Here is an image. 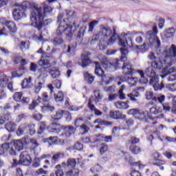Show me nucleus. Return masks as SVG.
I'll use <instances>...</instances> for the list:
<instances>
[{
  "label": "nucleus",
  "instance_id": "2eb2a0df",
  "mask_svg": "<svg viewBox=\"0 0 176 176\" xmlns=\"http://www.w3.org/2000/svg\"><path fill=\"white\" fill-rule=\"evenodd\" d=\"M149 85H152L155 91L162 90L164 88V84L163 83V82H162L161 84L159 83V77L150 79Z\"/></svg>",
  "mask_w": 176,
  "mask_h": 176
},
{
  "label": "nucleus",
  "instance_id": "7c9ffc66",
  "mask_svg": "<svg viewBox=\"0 0 176 176\" xmlns=\"http://www.w3.org/2000/svg\"><path fill=\"white\" fill-rule=\"evenodd\" d=\"M50 72V69L47 67H43L39 69L40 78H47V74Z\"/></svg>",
  "mask_w": 176,
  "mask_h": 176
},
{
  "label": "nucleus",
  "instance_id": "3c124183",
  "mask_svg": "<svg viewBox=\"0 0 176 176\" xmlns=\"http://www.w3.org/2000/svg\"><path fill=\"white\" fill-rule=\"evenodd\" d=\"M126 82L131 87L135 86L137 85V78L127 77Z\"/></svg>",
  "mask_w": 176,
  "mask_h": 176
},
{
  "label": "nucleus",
  "instance_id": "603ef678",
  "mask_svg": "<svg viewBox=\"0 0 176 176\" xmlns=\"http://www.w3.org/2000/svg\"><path fill=\"white\" fill-rule=\"evenodd\" d=\"M98 102V100H97V98H95V96H91L88 102V107L91 108V106H94L93 104H97Z\"/></svg>",
  "mask_w": 176,
  "mask_h": 176
},
{
  "label": "nucleus",
  "instance_id": "052dcab7",
  "mask_svg": "<svg viewBox=\"0 0 176 176\" xmlns=\"http://www.w3.org/2000/svg\"><path fill=\"white\" fill-rule=\"evenodd\" d=\"M84 78H85V79H87L88 82L90 84L94 82V76H91V74L87 72L84 74Z\"/></svg>",
  "mask_w": 176,
  "mask_h": 176
},
{
  "label": "nucleus",
  "instance_id": "7ed1b4c3",
  "mask_svg": "<svg viewBox=\"0 0 176 176\" xmlns=\"http://www.w3.org/2000/svg\"><path fill=\"white\" fill-rule=\"evenodd\" d=\"M43 20H45V15L42 8L34 7L30 14L32 25L41 31L43 27Z\"/></svg>",
  "mask_w": 176,
  "mask_h": 176
},
{
  "label": "nucleus",
  "instance_id": "5701e85b",
  "mask_svg": "<svg viewBox=\"0 0 176 176\" xmlns=\"http://www.w3.org/2000/svg\"><path fill=\"white\" fill-rule=\"evenodd\" d=\"M130 101L126 100V102H123V101H118L115 102V107H116V108H118V109H127L129 108V104Z\"/></svg>",
  "mask_w": 176,
  "mask_h": 176
},
{
  "label": "nucleus",
  "instance_id": "58836bf2",
  "mask_svg": "<svg viewBox=\"0 0 176 176\" xmlns=\"http://www.w3.org/2000/svg\"><path fill=\"white\" fill-rule=\"evenodd\" d=\"M8 146V152L10 153V155L11 156H15L16 155V152L17 151V150L16 148H14V147L13 146V144H12V143H7Z\"/></svg>",
  "mask_w": 176,
  "mask_h": 176
},
{
  "label": "nucleus",
  "instance_id": "0e129e2a",
  "mask_svg": "<svg viewBox=\"0 0 176 176\" xmlns=\"http://www.w3.org/2000/svg\"><path fill=\"white\" fill-rule=\"evenodd\" d=\"M84 32H85V30H83V29H80V31L78 32V33L76 37V39L77 41H78V42H80V41H82V39H83Z\"/></svg>",
  "mask_w": 176,
  "mask_h": 176
},
{
  "label": "nucleus",
  "instance_id": "f704fd0d",
  "mask_svg": "<svg viewBox=\"0 0 176 176\" xmlns=\"http://www.w3.org/2000/svg\"><path fill=\"white\" fill-rule=\"evenodd\" d=\"M54 99L56 102H63L64 101V94L63 91H59L58 94H54Z\"/></svg>",
  "mask_w": 176,
  "mask_h": 176
},
{
  "label": "nucleus",
  "instance_id": "a211bd4d",
  "mask_svg": "<svg viewBox=\"0 0 176 176\" xmlns=\"http://www.w3.org/2000/svg\"><path fill=\"white\" fill-rule=\"evenodd\" d=\"M166 65V63H164V60H162V59H158L155 60H153L151 62V67L154 68L155 69L160 70L163 67Z\"/></svg>",
  "mask_w": 176,
  "mask_h": 176
},
{
  "label": "nucleus",
  "instance_id": "de8ad7c7",
  "mask_svg": "<svg viewBox=\"0 0 176 176\" xmlns=\"http://www.w3.org/2000/svg\"><path fill=\"white\" fill-rule=\"evenodd\" d=\"M164 100H166V96L164 95L153 98V101L154 102H160V104H162V102H164Z\"/></svg>",
  "mask_w": 176,
  "mask_h": 176
},
{
  "label": "nucleus",
  "instance_id": "6ab92c4d",
  "mask_svg": "<svg viewBox=\"0 0 176 176\" xmlns=\"http://www.w3.org/2000/svg\"><path fill=\"white\" fill-rule=\"evenodd\" d=\"M5 25H6L7 28H8L9 31L12 34L17 32V26L16 25V23L13 21H6Z\"/></svg>",
  "mask_w": 176,
  "mask_h": 176
},
{
  "label": "nucleus",
  "instance_id": "09e8293b",
  "mask_svg": "<svg viewBox=\"0 0 176 176\" xmlns=\"http://www.w3.org/2000/svg\"><path fill=\"white\" fill-rule=\"evenodd\" d=\"M67 176H78L79 175V170L78 169H72L66 173Z\"/></svg>",
  "mask_w": 176,
  "mask_h": 176
},
{
  "label": "nucleus",
  "instance_id": "9d476101",
  "mask_svg": "<svg viewBox=\"0 0 176 176\" xmlns=\"http://www.w3.org/2000/svg\"><path fill=\"white\" fill-rule=\"evenodd\" d=\"M113 29L116 31L115 28H113V31L111 27L107 25H100V31L98 32L100 36H104V38H110L113 35Z\"/></svg>",
  "mask_w": 176,
  "mask_h": 176
},
{
  "label": "nucleus",
  "instance_id": "5fc2aeb1",
  "mask_svg": "<svg viewBox=\"0 0 176 176\" xmlns=\"http://www.w3.org/2000/svg\"><path fill=\"white\" fill-rule=\"evenodd\" d=\"M22 98H23L22 92H16L13 95V98H14V101H16L17 102H19V101H21Z\"/></svg>",
  "mask_w": 176,
  "mask_h": 176
},
{
  "label": "nucleus",
  "instance_id": "e433bc0d",
  "mask_svg": "<svg viewBox=\"0 0 176 176\" xmlns=\"http://www.w3.org/2000/svg\"><path fill=\"white\" fill-rule=\"evenodd\" d=\"M110 118L113 119H120L122 118V113L119 111H110Z\"/></svg>",
  "mask_w": 176,
  "mask_h": 176
},
{
  "label": "nucleus",
  "instance_id": "423d86ee",
  "mask_svg": "<svg viewBox=\"0 0 176 176\" xmlns=\"http://www.w3.org/2000/svg\"><path fill=\"white\" fill-rule=\"evenodd\" d=\"M138 74L140 75V79L139 80L140 83L142 85H146L148 83V78L146 76H148L150 79H155L156 78H159V76L156 74V72L152 67H149L146 68L145 72L142 70H138Z\"/></svg>",
  "mask_w": 176,
  "mask_h": 176
},
{
  "label": "nucleus",
  "instance_id": "37998d69",
  "mask_svg": "<svg viewBox=\"0 0 176 176\" xmlns=\"http://www.w3.org/2000/svg\"><path fill=\"white\" fill-rule=\"evenodd\" d=\"M124 89H126V86L124 85H122L121 86V88L118 91L120 100H124V98H126V94L123 93Z\"/></svg>",
  "mask_w": 176,
  "mask_h": 176
},
{
  "label": "nucleus",
  "instance_id": "b1692460",
  "mask_svg": "<svg viewBox=\"0 0 176 176\" xmlns=\"http://www.w3.org/2000/svg\"><path fill=\"white\" fill-rule=\"evenodd\" d=\"M9 78H8L3 72H0V87H6Z\"/></svg>",
  "mask_w": 176,
  "mask_h": 176
},
{
  "label": "nucleus",
  "instance_id": "a18cd8bd",
  "mask_svg": "<svg viewBox=\"0 0 176 176\" xmlns=\"http://www.w3.org/2000/svg\"><path fill=\"white\" fill-rule=\"evenodd\" d=\"M39 128L37 131L38 134H42L43 131H45V129H46V122H39Z\"/></svg>",
  "mask_w": 176,
  "mask_h": 176
},
{
  "label": "nucleus",
  "instance_id": "412c9836",
  "mask_svg": "<svg viewBox=\"0 0 176 176\" xmlns=\"http://www.w3.org/2000/svg\"><path fill=\"white\" fill-rule=\"evenodd\" d=\"M151 118L149 116V113L146 111H139L138 115L136 116V119H139V120H146Z\"/></svg>",
  "mask_w": 176,
  "mask_h": 176
},
{
  "label": "nucleus",
  "instance_id": "393cba45",
  "mask_svg": "<svg viewBox=\"0 0 176 176\" xmlns=\"http://www.w3.org/2000/svg\"><path fill=\"white\" fill-rule=\"evenodd\" d=\"M22 141H23V144H25V145H27V144H28V142L30 141V143L32 144L33 148H38V146H39V143L38 142V141H36V140L35 139H29L28 138V136H25L23 139Z\"/></svg>",
  "mask_w": 176,
  "mask_h": 176
},
{
  "label": "nucleus",
  "instance_id": "f03ea898",
  "mask_svg": "<svg viewBox=\"0 0 176 176\" xmlns=\"http://www.w3.org/2000/svg\"><path fill=\"white\" fill-rule=\"evenodd\" d=\"M57 23L59 24L56 30L58 36H61L63 34H65L67 38H71L74 35V32L76 31V23L74 22L72 25H70L69 20L68 19H63L62 14H58Z\"/></svg>",
  "mask_w": 176,
  "mask_h": 176
},
{
  "label": "nucleus",
  "instance_id": "864d4df0",
  "mask_svg": "<svg viewBox=\"0 0 176 176\" xmlns=\"http://www.w3.org/2000/svg\"><path fill=\"white\" fill-rule=\"evenodd\" d=\"M100 36H101L100 35L99 33L94 34L90 41V45H96L98 39H100Z\"/></svg>",
  "mask_w": 176,
  "mask_h": 176
},
{
  "label": "nucleus",
  "instance_id": "c756f323",
  "mask_svg": "<svg viewBox=\"0 0 176 176\" xmlns=\"http://www.w3.org/2000/svg\"><path fill=\"white\" fill-rule=\"evenodd\" d=\"M41 111L44 113H45V112H53L54 111V107L51 106L49 103L44 104L43 106L41 107Z\"/></svg>",
  "mask_w": 176,
  "mask_h": 176
},
{
  "label": "nucleus",
  "instance_id": "49530a36",
  "mask_svg": "<svg viewBox=\"0 0 176 176\" xmlns=\"http://www.w3.org/2000/svg\"><path fill=\"white\" fill-rule=\"evenodd\" d=\"M94 94L96 100L100 102L101 100H102V94L100 91V90L96 89L94 91Z\"/></svg>",
  "mask_w": 176,
  "mask_h": 176
},
{
  "label": "nucleus",
  "instance_id": "f8f14e48",
  "mask_svg": "<svg viewBox=\"0 0 176 176\" xmlns=\"http://www.w3.org/2000/svg\"><path fill=\"white\" fill-rule=\"evenodd\" d=\"M90 56H91V52H84L81 55V67L82 68H86L91 64V59H90Z\"/></svg>",
  "mask_w": 176,
  "mask_h": 176
},
{
  "label": "nucleus",
  "instance_id": "774afa93",
  "mask_svg": "<svg viewBox=\"0 0 176 176\" xmlns=\"http://www.w3.org/2000/svg\"><path fill=\"white\" fill-rule=\"evenodd\" d=\"M166 87H168L170 91H176V83L168 84Z\"/></svg>",
  "mask_w": 176,
  "mask_h": 176
},
{
  "label": "nucleus",
  "instance_id": "bf43d9fd",
  "mask_svg": "<svg viewBox=\"0 0 176 176\" xmlns=\"http://www.w3.org/2000/svg\"><path fill=\"white\" fill-rule=\"evenodd\" d=\"M63 115H64V111L59 110L56 111V115L54 116V120H60L61 118H63Z\"/></svg>",
  "mask_w": 176,
  "mask_h": 176
},
{
  "label": "nucleus",
  "instance_id": "20e7f679",
  "mask_svg": "<svg viewBox=\"0 0 176 176\" xmlns=\"http://www.w3.org/2000/svg\"><path fill=\"white\" fill-rule=\"evenodd\" d=\"M31 7L28 1H24L21 6H16L12 11L13 19L15 21H19L25 17V10Z\"/></svg>",
  "mask_w": 176,
  "mask_h": 176
},
{
  "label": "nucleus",
  "instance_id": "72a5a7b5",
  "mask_svg": "<svg viewBox=\"0 0 176 176\" xmlns=\"http://www.w3.org/2000/svg\"><path fill=\"white\" fill-rule=\"evenodd\" d=\"M129 149L133 155H138L141 152V148L137 145L131 144L129 147Z\"/></svg>",
  "mask_w": 176,
  "mask_h": 176
},
{
  "label": "nucleus",
  "instance_id": "e2e57ef3",
  "mask_svg": "<svg viewBox=\"0 0 176 176\" xmlns=\"http://www.w3.org/2000/svg\"><path fill=\"white\" fill-rule=\"evenodd\" d=\"M63 42L64 40H63L61 37H56L53 41L54 46H58V45H61V43H63Z\"/></svg>",
  "mask_w": 176,
  "mask_h": 176
},
{
  "label": "nucleus",
  "instance_id": "680f3d73",
  "mask_svg": "<svg viewBox=\"0 0 176 176\" xmlns=\"http://www.w3.org/2000/svg\"><path fill=\"white\" fill-rule=\"evenodd\" d=\"M29 129V133L30 135H34L35 133H36V131H35V124H30L28 126Z\"/></svg>",
  "mask_w": 176,
  "mask_h": 176
},
{
  "label": "nucleus",
  "instance_id": "4468645a",
  "mask_svg": "<svg viewBox=\"0 0 176 176\" xmlns=\"http://www.w3.org/2000/svg\"><path fill=\"white\" fill-rule=\"evenodd\" d=\"M25 64H27V60H25V59H21V67L19 70L12 72V78H21V76L24 75V71H25L24 65H25Z\"/></svg>",
  "mask_w": 176,
  "mask_h": 176
},
{
  "label": "nucleus",
  "instance_id": "aec40b11",
  "mask_svg": "<svg viewBox=\"0 0 176 176\" xmlns=\"http://www.w3.org/2000/svg\"><path fill=\"white\" fill-rule=\"evenodd\" d=\"M50 126L51 127L49 129L50 133H56V134H58L61 131L60 124L52 122L50 124Z\"/></svg>",
  "mask_w": 176,
  "mask_h": 176
},
{
  "label": "nucleus",
  "instance_id": "f257e3e1",
  "mask_svg": "<svg viewBox=\"0 0 176 176\" xmlns=\"http://www.w3.org/2000/svg\"><path fill=\"white\" fill-rule=\"evenodd\" d=\"M164 63L165 67L162 69L163 75H160L162 79H164L167 75L176 72V68L175 67H170L173 65V63H176V47L174 45L164 52Z\"/></svg>",
  "mask_w": 176,
  "mask_h": 176
},
{
  "label": "nucleus",
  "instance_id": "2f4dec72",
  "mask_svg": "<svg viewBox=\"0 0 176 176\" xmlns=\"http://www.w3.org/2000/svg\"><path fill=\"white\" fill-rule=\"evenodd\" d=\"M89 130H90V128L85 124H82L81 126H80L79 131L81 135H84V134H87V133H89Z\"/></svg>",
  "mask_w": 176,
  "mask_h": 176
},
{
  "label": "nucleus",
  "instance_id": "39448f33",
  "mask_svg": "<svg viewBox=\"0 0 176 176\" xmlns=\"http://www.w3.org/2000/svg\"><path fill=\"white\" fill-rule=\"evenodd\" d=\"M157 26H153V30L148 31L146 34V40L148 46L157 45V47H160L162 43L159 38H157Z\"/></svg>",
  "mask_w": 176,
  "mask_h": 176
},
{
  "label": "nucleus",
  "instance_id": "13d9d810",
  "mask_svg": "<svg viewBox=\"0 0 176 176\" xmlns=\"http://www.w3.org/2000/svg\"><path fill=\"white\" fill-rule=\"evenodd\" d=\"M89 109L92 112H94V115H96V116H101V115H102V111L97 109V108H96V106H91V108H89Z\"/></svg>",
  "mask_w": 176,
  "mask_h": 176
},
{
  "label": "nucleus",
  "instance_id": "1a4fd4ad",
  "mask_svg": "<svg viewBox=\"0 0 176 176\" xmlns=\"http://www.w3.org/2000/svg\"><path fill=\"white\" fill-rule=\"evenodd\" d=\"M115 65L116 68H122L123 75H133V74H134L135 72L134 69L133 68L131 64H130V62L129 60L120 62V64L119 65L120 67H118L116 65V63H115Z\"/></svg>",
  "mask_w": 176,
  "mask_h": 176
},
{
  "label": "nucleus",
  "instance_id": "4c0bfd02",
  "mask_svg": "<svg viewBox=\"0 0 176 176\" xmlns=\"http://www.w3.org/2000/svg\"><path fill=\"white\" fill-rule=\"evenodd\" d=\"M50 74L53 79H56V78H58V76H60V70L54 68L50 70Z\"/></svg>",
  "mask_w": 176,
  "mask_h": 176
},
{
  "label": "nucleus",
  "instance_id": "ea45409f",
  "mask_svg": "<svg viewBox=\"0 0 176 176\" xmlns=\"http://www.w3.org/2000/svg\"><path fill=\"white\" fill-rule=\"evenodd\" d=\"M22 87L23 89H30L32 87V83L31 82V81H30V80H28V78H25L22 82Z\"/></svg>",
  "mask_w": 176,
  "mask_h": 176
},
{
  "label": "nucleus",
  "instance_id": "6e6d98bb",
  "mask_svg": "<svg viewBox=\"0 0 176 176\" xmlns=\"http://www.w3.org/2000/svg\"><path fill=\"white\" fill-rule=\"evenodd\" d=\"M109 149L108 144L103 143L100 145V153L103 155L105 152H107Z\"/></svg>",
  "mask_w": 176,
  "mask_h": 176
},
{
  "label": "nucleus",
  "instance_id": "79ce46f5",
  "mask_svg": "<svg viewBox=\"0 0 176 176\" xmlns=\"http://www.w3.org/2000/svg\"><path fill=\"white\" fill-rule=\"evenodd\" d=\"M9 149V146L8 143H4L0 146V156H2L5 153V152H8Z\"/></svg>",
  "mask_w": 176,
  "mask_h": 176
},
{
  "label": "nucleus",
  "instance_id": "473e14b6",
  "mask_svg": "<svg viewBox=\"0 0 176 176\" xmlns=\"http://www.w3.org/2000/svg\"><path fill=\"white\" fill-rule=\"evenodd\" d=\"M127 96L130 98L131 101H137L135 97H140V92L138 90H134L132 93H130L127 95Z\"/></svg>",
  "mask_w": 176,
  "mask_h": 176
},
{
  "label": "nucleus",
  "instance_id": "c03bdc74",
  "mask_svg": "<svg viewBox=\"0 0 176 176\" xmlns=\"http://www.w3.org/2000/svg\"><path fill=\"white\" fill-rule=\"evenodd\" d=\"M38 65H40V67H43V65H50V63L46 58L41 57L38 60Z\"/></svg>",
  "mask_w": 176,
  "mask_h": 176
},
{
  "label": "nucleus",
  "instance_id": "6e6552de",
  "mask_svg": "<svg viewBox=\"0 0 176 176\" xmlns=\"http://www.w3.org/2000/svg\"><path fill=\"white\" fill-rule=\"evenodd\" d=\"M95 64H96V67H95L96 75H97V76L102 78V83H105V85H109L112 79L108 78L107 76L104 74V70H102V69L101 68V66L100 65V63L95 62Z\"/></svg>",
  "mask_w": 176,
  "mask_h": 176
},
{
  "label": "nucleus",
  "instance_id": "9b49d317",
  "mask_svg": "<svg viewBox=\"0 0 176 176\" xmlns=\"http://www.w3.org/2000/svg\"><path fill=\"white\" fill-rule=\"evenodd\" d=\"M119 45L122 47H133V40L131 39V34L130 33L125 34L119 38Z\"/></svg>",
  "mask_w": 176,
  "mask_h": 176
},
{
  "label": "nucleus",
  "instance_id": "0eeeda50",
  "mask_svg": "<svg viewBox=\"0 0 176 176\" xmlns=\"http://www.w3.org/2000/svg\"><path fill=\"white\" fill-rule=\"evenodd\" d=\"M119 35H118V33H116V30L113 29V33L112 36L107 39V41H102L101 40L99 42V49L100 50H105L107 47V45L108 46H111V45H113L115 42H116V39H118Z\"/></svg>",
  "mask_w": 176,
  "mask_h": 176
},
{
  "label": "nucleus",
  "instance_id": "a19ab883",
  "mask_svg": "<svg viewBox=\"0 0 176 176\" xmlns=\"http://www.w3.org/2000/svg\"><path fill=\"white\" fill-rule=\"evenodd\" d=\"M43 14H44V17H46L49 13H52L53 8L48 6H45L43 8H42Z\"/></svg>",
  "mask_w": 176,
  "mask_h": 176
},
{
  "label": "nucleus",
  "instance_id": "c85d7f7f",
  "mask_svg": "<svg viewBox=\"0 0 176 176\" xmlns=\"http://www.w3.org/2000/svg\"><path fill=\"white\" fill-rule=\"evenodd\" d=\"M27 124H22L19 125L18 129L16 130V135L18 137H21V135H23L24 133H25V130H27Z\"/></svg>",
  "mask_w": 176,
  "mask_h": 176
},
{
  "label": "nucleus",
  "instance_id": "8fccbe9b",
  "mask_svg": "<svg viewBox=\"0 0 176 176\" xmlns=\"http://www.w3.org/2000/svg\"><path fill=\"white\" fill-rule=\"evenodd\" d=\"M98 24V21L94 20L91 21L89 24V32H93V30H94V28L96 25Z\"/></svg>",
  "mask_w": 176,
  "mask_h": 176
},
{
  "label": "nucleus",
  "instance_id": "c9c22d12",
  "mask_svg": "<svg viewBox=\"0 0 176 176\" xmlns=\"http://www.w3.org/2000/svg\"><path fill=\"white\" fill-rule=\"evenodd\" d=\"M57 141H58L57 136H51L45 140V142H47L49 145H54V144H57Z\"/></svg>",
  "mask_w": 176,
  "mask_h": 176
},
{
  "label": "nucleus",
  "instance_id": "ddd939ff",
  "mask_svg": "<svg viewBox=\"0 0 176 176\" xmlns=\"http://www.w3.org/2000/svg\"><path fill=\"white\" fill-rule=\"evenodd\" d=\"M31 162H32V160H31V157L30 156V154H28V152L23 151L20 155L21 164L22 166H30Z\"/></svg>",
  "mask_w": 176,
  "mask_h": 176
},
{
  "label": "nucleus",
  "instance_id": "bb28decb",
  "mask_svg": "<svg viewBox=\"0 0 176 176\" xmlns=\"http://www.w3.org/2000/svg\"><path fill=\"white\" fill-rule=\"evenodd\" d=\"M45 87V80L38 81L34 85V93L35 94H39V91Z\"/></svg>",
  "mask_w": 176,
  "mask_h": 176
},
{
  "label": "nucleus",
  "instance_id": "f3484780",
  "mask_svg": "<svg viewBox=\"0 0 176 176\" xmlns=\"http://www.w3.org/2000/svg\"><path fill=\"white\" fill-rule=\"evenodd\" d=\"M76 166V160L74 158H69L67 162H63L62 163V167L63 168H74Z\"/></svg>",
  "mask_w": 176,
  "mask_h": 176
},
{
  "label": "nucleus",
  "instance_id": "a878e982",
  "mask_svg": "<svg viewBox=\"0 0 176 176\" xmlns=\"http://www.w3.org/2000/svg\"><path fill=\"white\" fill-rule=\"evenodd\" d=\"M175 34V28H174L173 27L169 28L164 32V37L167 38H173Z\"/></svg>",
  "mask_w": 176,
  "mask_h": 176
},
{
  "label": "nucleus",
  "instance_id": "cd10ccee",
  "mask_svg": "<svg viewBox=\"0 0 176 176\" xmlns=\"http://www.w3.org/2000/svg\"><path fill=\"white\" fill-rule=\"evenodd\" d=\"M17 127V124L14 122H10L5 124V128L9 133H14Z\"/></svg>",
  "mask_w": 176,
  "mask_h": 176
},
{
  "label": "nucleus",
  "instance_id": "69168bd1",
  "mask_svg": "<svg viewBox=\"0 0 176 176\" xmlns=\"http://www.w3.org/2000/svg\"><path fill=\"white\" fill-rule=\"evenodd\" d=\"M47 174V170H45L43 168H40L36 171V175H46Z\"/></svg>",
  "mask_w": 176,
  "mask_h": 176
},
{
  "label": "nucleus",
  "instance_id": "4d7b16f0",
  "mask_svg": "<svg viewBox=\"0 0 176 176\" xmlns=\"http://www.w3.org/2000/svg\"><path fill=\"white\" fill-rule=\"evenodd\" d=\"M56 170L55 172L56 176H63L64 175V172L63 171V169H61V165H56Z\"/></svg>",
  "mask_w": 176,
  "mask_h": 176
},
{
  "label": "nucleus",
  "instance_id": "4be33fe9",
  "mask_svg": "<svg viewBox=\"0 0 176 176\" xmlns=\"http://www.w3.org/2000/svg\"><path fill=\"white\" fill-rule=\"evenodd\" d=\"M10 144H12L17 152H20V151H23L24 148V143H23L21 140H14V142H11Z\"/></svg>",
  "mask_w": 176,
  "mask_h": 176
},
{
  "label": "nucleus",
  "instance_id": "338daca9",
  "mask_svg": "<svg viewBox=\"0 0 176 176\" xmlns=\"http://www.w3.org/2000/svg\"><path fill=\"white\" fill-rule=\"evenodd\" d=\"M84 119L83 118H78L76 119V121L74 122V126L76 127H80V124H82V122H83Z\"/></svg>",
  "mask_w": 176,
  "mask_h": 176
},
{
  "label": "nucleus",
  "instance_id": "dca6fc26",
  "mask_svg": "<svg viewBox=\"0 0 176 176\" xmlns=\"http://www.w3.org/2000/svg\"><path fill=\"white\" fill-rule=\"evenodd\" d=\"M120 52H121V56L120 59L116 60V65L118 67H120L119 65L120 63L127 61V54H129V50H127V49L126 48H121Z\"/></svg>",
  "mask_w": 176,
  "mask_h": 176
}]
</instances>
